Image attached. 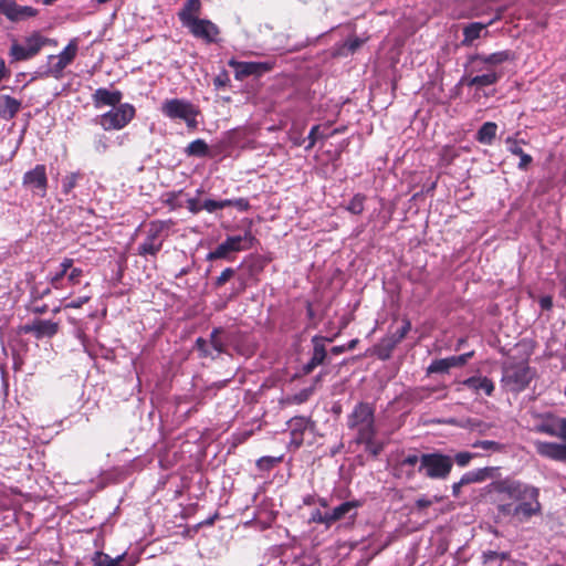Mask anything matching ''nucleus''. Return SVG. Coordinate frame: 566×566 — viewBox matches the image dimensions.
<instances>
[{
  "label": "nucleus",
  "instance_id": "obj_15",
  "mask_svg": "<svg viewBox=\"0 0 566 566\" xmlns=\"http://www.w3.org/2000/svg\"><path fill=\"white\" fill-rule=\"evenodd\" d=\"M186 28L190 30L193 36L205 40L206 42H214L219 34L218 27L209 20L196 19L190 20Z\"/></svg>",
  "mask_w": 566,
  "mask_h": 566
},
{
  "label": "nucleus",
  "instance_id": "obj_50",
  "mask_svg": "<svg viewBox=\"0 0 566 566\" xmlns=\"http://www.w3.org/2000/svg\"><path fill=\"white\" fill-rule=\"evenodd\" d=\"M438 501H439L438 496H434L433 499H428L426 496H422L416 501V505L418 509L421 510V509L430 506L433 502H438Z\"/></svg>",
  "mask_w": 566,
  "mask_h": 566
},
{
  "label": "nucleus",
  "instance_id": "obj_22",
  "mask_svg": "<svg viewBox=\"0 0 566 566\" xmlns=\"http://www.w3.org/2000/svg\"><path fill=\"white\" fill-rule=\"evenodd\" d=\"M462 386L479 395L481 392L491 396L494 391V382L484 376H473L462 381Z\"/></svg>",
  "mask_w": 566,
  "mask_h": 566
},
{
  "label": "nucleus",
  "instance_id": "obj_4",
  "mask_svg": "<svg viewBox=\"0 0 566 566\" xmlns=\"http://www.w3.org/2000/svg\"><path fill=\"white\" fill-rule=\"evenodd\" d=\"M161 114L170 120H180L193 130L198 127L199 108L185 98H167L161 103Z\"/></svg>",
  "mask_w": 566,
  "mask_h": 566
},
{
  "label": "nucleus",
  "instance_id": "obj_10",
  "mask_svg": "<svg viewBox=\"0 0 566 566\" xmlns=\"http://www.w3.org/2000/svg\"><path fill=\"white\" fill-rule=\"evenodd\" d=\"M77 50V39H72L62 52L56 55H49L46 74L53 76L54 78H61L64 69L69 66L75 59Z\"/></svg>",
  "mask_w": 566,
  "mask_h": 566
},
{
  "label": "nucleus",
  "instance_id": "obj_17",
  "mask_svg": "<svg viewBox=\"0 0 566 566\" xmlns=\"http://www.w3.org/2000/svg\"><path fill=\"white\" fill-rule=\"evenodd\" d=\"M59 331V324L48 319H34L32 323L23 326V332L34 335L40 339L43 337H52Z\"/></svg>",
  "mask_w": 566,
  "mask_h": 566
},
{
  "label": "nucleus",
  "instance_id": "obj_52",
  "mask_svg": "<svg viewBox=\"0 0 566 566\" xmlns=\"http://www.w3.org/2000/svg\"><path fill=\"white\" fill-rule=\"evenodd\" d=\"M419 461H420V458H418V455L409 454L403 459L402 463L412 467V465L417 464Z\"/></svg>",
  "mask_w": 566,
  "mask_h": 566
},
{
  "label": "nucleus",
  "instance_id": "obj_56",
  "mask_svg": "<svg viewBox=\"0 0 566 566\" xmlns=\"http://www.w3.org/2000/svg\"><path fill=\"white\" fill-rule=\"evenodd\" d=\"M8 71L6 67L4 60L0 57V82L7 76Z\"/></svg>",
  "mask_w": 566,
  "mask_h": 566
},
{
  "label": "nucleus",
  "instance_id": "obj_41",
  "mask_svg": "<svg viewBox=\"0 0 566 566\" xmlns=\"http://www.w3.org/2000/svg\"><path fill=\"white\" fill-rule=\"evenodd\" d=\"M327 136L326 135H323L319 133V126L318 125H315L312 127V129L310 130V134H308V144L306 145L305 149H311L314 147V145L316 144V142L318 139H323V138H326Z\"/></svg>",
  "mask_w": 566,
  "mask_h": 566
},
{
  "label": "nucleus",
  "instance_id": "obj_7",
  "mask_svg": "<svg viewBox=\"0 0 566 566\" xmlns=\"http://www.w3.org/2000/svg\"><path fill=\"white\" fill-rule=\"evenodd\" d=\"M452 458L441 453H426L420 457L419 471L430 479H447L451 472Z\"/></svg>",
  "mask_w": 566,
  "mask_h": 566
},
{
  "label": "nucleus",
  "instance_id": "obj_3",
  "mask_svg": "<svg viewBox=\"0 0 566 566\" xmlns=\"http://www.w3.org/2000/svg\"><path fill=\"white\" fill-rule=\"evenodd\" d=\"M347 427L356 431L357 441H369L376 436L374 408L367 402H359L347 417Z\"/></svg>",
  "mask_w": 566,
  "mask_h": 566
},
{
  "label": "nucleus",
  "instance_id": "obj_60",
  "mask_svg": "<svg viewBox=\"0 0 566 566\" xmlns=\"http://www.w3.org/2000/svg\"><path fill=\"white\" fill-rule=\"evenodd\" d=\"M562 440L566 443V418H562Z\"/></svg>",
  "mask_w": 566,
  "mask_h": 566
},
{
  "label": "nucleus",
  "instance_id": "obj_29",
  "mask_svg": "<svg viewBox=\"0 0 566 566\" xmlns=\"http://www.w3.org/2000/svg\"><path fill=\"white\" fill-rule=\"evenodd\" d=\"M537 431L562 440V418L552 417L537 427Z\"/></svg>",
  "mask_w": 566,
  "mask_h": 566
},
{
  "label": "nucleus",
  "instance_id": "obj_58",
  "mask_svg": "<svg viewBox=\"0 0 566 566\" xmlns=\"http://www.w3.org/2000/svg\"><path fill=\"white\" fill-rule=\"evenodd\" d=\"M462 486H463V484H460V481L453 483V485H452V494L454 496H459L460 495V490H461Z\"/></svg>",
  "mask_w": 566,
  "mask_h": 566
},
{
  "label": "nucleus",
  "instance_id": "obj_8",
  "mask_svg": "<svg viewBox=\"0 0 566 566\" xmlns=\"http://www.w3.org/2000/svg\"><path fill=\"white\" fill-rule=\"evenodd\" d=\"M135 116V108L128 103L119 104L101 115L98 124L105 130H119L124 128Z\"/></svg>",
  "mask_w": 566,
  "mask_h": 566
},
{
  "label": "nucleus",
  "instance_id": "obj_62",
  "mask_svg": "<svg viewBox=\"0 0 566 566\" xmlns=\"http://www.w3.org/2000/svg\"><path fill=\"white\" fill-rule=\"evenodd\" d=\"M501 14H502V12H501V11H499V12H497V14H496V17H494V18H493L490 22H488L486 24H489V25L493 24L496 20L501 19Z\"/></svg>",
  "mask_w": 566,
  "mask_h": 566
},
{
  "label": "nucleus",
  "instance_id": "obj_2",
  "mask_svg": "<svg viewBox=\"0 0 566 566\" xmlns=\"http://www.w3.org/2000/svg\"><path fill=\"white\" fill-rule=\"evenodd\" d=\"M535 377V370L526 361H506L502 367L501 386L518 394L525 390Z\"/></svg>",
  "mask_w": 566,
  "mask_h": 566
},
{
  "label": "nucleus",
  "instance_id": "obj_19",
  "mask_svg": "<svg viewBox=\"0 0 566 566\" xmlns=\"http://www.w3.org/2000/svg\"><path fill=\"white\" fill-rule=\"evenodd\" d=\"M535 448L542 457L566 462V443L537 441Z\"/></svg>",
  "mask_w": 566,
  "mask_h": 566
},
{
  "label": "nucleus",
  "instance_id": "obj_25",
  "mask_svg": "<svg viewBox=\"0 0 566 566\" xmlns=\"http://www.w3.org/2000/svg\"><path fill=\"white\" fill-rule=\"evenodd\" d=\"M292 436V442L300 447L303 441V432L308 428L310 420L305 417H294L287 422Z\"/></svg>",
  "mask_w": 566,
  "mask_h": 566
},
{
  "label": "nucleus",
  "instance_id": "obj_32",
  "mask_svg": "<svg viewBox=\"0 0 566 566\" xmlns=\"http://www.w3.org/2000/svg\"><path fill=\"white\" fill-rule=\"evenodd\" d=\"M217 335L218 331H213L211 334V340L209 343L207 340H203L202 338L197 339L198 349L205 356H212V353L208 349L209 346H211L217 354H220L222 352V344L218 339Z\"/></svg>",
  "mask_w": 566,
  "mask_h": 566
},
{
  "label": "nucleus",
  "instance_id": "obj_31",
  "mask_svg": "<svg viewBox=\"0 0 566 566\" xmlns=\"http://www.w3.org/2000/svg\"><path fill=\"white\" fill-rule=\"evenodd\" d=\"M200 0H187L182 10L179 12V19L182 24H187L190 20H196V14L200 11Z\"/></svg>",
  "mask_w": 566,
  "mask_h": 566
},
{
  "label": "nucleus",
  "instance_id": "obj_63",
  "mask_svg": "<svg viewBox=\"0 0 566 566\" xmlns=\"http://www.w3.org/2000/svg\"><path fill=\"white\" fill-rule=\"evenodd\" d=\"M501 14H502V12H501V11H499V12H497V14H496V17H494V18H493L490 22H488L486 24H489V25L493 24L496 20L501 19Z\"/></svg>",
  "mask_w": 566,
  "mask_h": 566
},
{
  "label": "nucleus",
  "instance_id": "obj_37",
  "mask_svg": "<svg viewBox=\"0 0 566 566\" xmlns=\"http://www.w3.org/2000/svg\"><path fill=\"white\" fill-rule=\"evenodd\" d=\"M80 179L78 172H71L66 175L62 180V191L67 195L70 193L76 186Z\"/></svg>",
  "mask_w": 566,
  "mask_h": 566
},
{
  "label": "nucleus",
  "instance_id": "obj_13",
  "mask_svg": "<svg viewBox=\"0 0 566 566\" xmlns=\"http://www.w3.org/2000/svg\"><path fill=\"white\" fill-rule=\"evenodd\" d=\"M0 12L10 21L19 22L35 17L38 10L29 6H20L14 0H0Z\"/></svg>",
  "mask_w": 566,
  "mask_h": 566
},
{
  "label": "nucleus",
  "instance_id": "obj_48",
  "mask_svg": "<svg viewBox=\"0 0 566 566\" xmlns=\"http://www.w3.org/2000/svg\"><path fill=\"white\" fill-rule=\"evenodd\" d=\"M91 300V295H84L64 305V308H80Z\"/></svg>",
  "mask_w": 566,
  "mask_h": 566
},
{
  "label": "nucleus",
  "instance_id": "obj_51",
  "mask_svg": "<svg viewBox=\"0 0 566 566\" xmlns=\"http://www.w3.org/2000/svg\"><path fill=\"white\" fill-rule=\"evenodd\" d=\"M361 43H363V41L360 39L350 38L347 40L346 46H347L348 51L355 52L361 45Z\"/></svg>",
  "mask_w": 566,
  "mask_h": 566
},
{
  "label": "nucleus",
  "instance_id": "obj_33",
  "mask_svg": "<svg viewBox=\"0 0 566 566\" xmlns=\"http://www.w3.org/2000/svg\"><path fill=\"white\" fill-rule=\"evenodd\" d=\"M497 125L493 122L484 123L478 130L476 139L484 145H491L495 138Z\"/></svg>",
  "mask_w": 566,
  "mask_h": 566
},
{
  "label": "nucleus",
  "instance_id": "obj_30",
  "mask_svg": "<svg viewBox=\"0 0 566 566\" xmlns=\"http://www.w3.org/2000/svg\"><path fill=\"white\" fill-rule=\"evenodd\" d=\"M489 27L481 22H472L463 29V45H470L472 42L481 36V33Z\"/></svg>",
  "mask_w": 566,
  "mask_h": 566
},
{
  "label": "nucleus",
  "instance_id": "obj_11",
  "mask_svg": "<svg viewBox=\"0 0 566 566\" xmlns=\"http://www.w3.org/2000/svg\"><path fill=\"white\" fill-rule=\"evenodd\" d=\"M165 223L160 221L151 222L149 224L147 235L143 243L138 247V254L143 256L156 255L164 243L163 231Z\"/></svg>",
  "mask_w": 566,
  "mask_h": 566
},
{
  "label": "nucleus",
  "instance_id": "obj_42",
  "mask_svg": "<svg viewBox=\"0 0 566 566\" xmlns=\"http://www.w3.org/2000/svg\"><path fill=\"white\" fill-rule=\"evenodd\" d=\"M473 448H481L488 451H500L501 444L492 440H479L472 444Z\"/></svg>",
  "mask_w": 566,
  "mask_h": 566
},
{
  "label": "nucleus",
  "instance_id": "obj_40",
  "mask_svg": "<svg viewBox=\"0 0 566 566\" xmlns=\"http://www.w3.org/2000/svg\"><path fill=\"white\" fill-rule=\"evenodd\" d=\"M474 352H469L459 356H451L447 357L449 361V366L452 367H459L467 364V361L473 356Z\"/></svg>",
  "mask_w": 566,
  "mask_h": 566
},
{
  "label": "nucleus",
  "instance_id": "obj_20",
  "mask_svg": "<svg viewBox=\"0 0 566 566\" xmlns=\"http://www.w3.org/2000/svg\"><path fill=\"white\" fill-rule=\"evenodd\" d=\"M135 564L136 559L130 556L128 557L126 554L112 558L103 552H96L92 557L93 566H134Z\"/></svg>",
  "mask_w": 566,
  "mask_h": 566
},
{
  "label": "nucleus",
  "instance_id": "obj_23",
  "mask_svg": "<svg viewBox=\"0 0 566 566\" xmlns=\"http://www.w3.org/2000/svg\"><path fill=\"white\" fill-rule=\"evenodd\" d=\"M74 261L70 258H64L60 263L56 271H52L48 274L46 280L49 284L55 289L60 290L63 287V279L66 276L69 270L72 268Z\"/></svg>",
  "mask_w": 566,
  "mask_h": 566
},
{
  "label": "nucleus",
  "instance_id": "obj_54",
  "mask_svg": "<svg viewBox=\"0 0 566 566\" xmlns=\"http://www.w3.org/2000/svg\"><path fill=\"white\" fill-rule=\"evenodd\" d=\"M311 522L323 523V513L318 510L314 511L311 515Z\"/></svg>",
  "mask_w": 566,
  "mask_h": 566
},
{
  "label": "nucleus",
  "instance_id": "obj_12",
  "mask_svg": "<svg viewBox=\"0 0 566 566\" xmlns=\"http://www.w3.org/2000/svg\"><path fill=\"white\" fill-rule=\"evenodd\" d=\"M22 184L34 195L44 198L48 190L46 167L39 164L31 170H28L23 175Z\"/></svg>",
  "mask_w": 566,
  "mask_h": 566
},
{
  "label": "nucleus",
  "instance_id": "obj_44",
  "mask_svg": "<svg viewBox=\"0 0 566 566\" xmlns=\"http://www.w3.org/2000/svg\"><path fill=\"white\" fill-rule=\"evenodd\" d=\"M82 275H83V270L80 268H74L73 265L66 274L67 281L72 285L78 284Z\"/></svg>",
  "mask_w": 566,
  "mask_h": 566
},
{
  "label": "nucleus",
  "instance_id": "obj_43",
  "mask_svg": "<svg viewBox=\"0 0 566 566\" xmlns=\"http://www.w3.org/2000/svg\"><path fill=\"white\" fill-rule=\"evenodd\" d=\"M203 210L212 213L219 209H224L223 200L207 199L202 202Z\"/></svg>",
  "mask_w": 566,
  "mask_h": 566
},
{
  "label": "nucleus",
  "instance_id": "obj_18",
  "mask_svg": "<svg viewBox=\"0 0 566 566\" xmlns=\"http://www.w3.org/2000/svg\"><path fill=\"white\" fill-rule=\"evenodd\" d=\"M535 448L542 457L566 462V443L537 441Z\"/></svg>",
  "mask_w": 566,
  "mask_h": 566
},
{
  "label": "nucleus",
  "instance_id": "obj_34",
  "mask_svg": "<svg viewBox=\"0 0 566 566\" xmlns=\"http://www.w3.org/2000/svg\"><path fill=\"white\" fill-rule=\"evenodd\" d=\"M208 153H209V147H208L207 143L200 138L191 142L186 148V154L188 156L205 157L208 155Z\"/></svg>",
  "mask_w": 566,
  "mask_h": 566
},
{
  "label": "nucleus",
  "instance_id": "obj_45",
  "mask_svg": "<svg viewBox=\"0 0 566 566\" xmlns=\"http://www.w3.org/2000/svg\"><path fill=\"white\" fill-rule=\"evenodd\" d=\"M474 454L470 452H459L454 457V461L459 467H467L473 459Z\"/></svg>",
  "mask_w": 566,
  "mask_h": 566
},
{
  "label": "nucleus",
  "instance_id": "obj_14",
  "mask_svg": "<svg viewBox=\"0 0 566 566\" xmlns=\"http://www.w3.org/2000/svg\"><path fill=\"white\" fill-rule=\"evenodd\" d=\"M229 66L233 69L235 78H244L250 75H261L272 69L269 62H244L231 59Z\"/></svg>",
  "mask_w": 566,
  "mask_h": 566
},
{
  "label": "nucleus",
  "instance_id": "obj_21",
  "mask_svg": "<svg viewBox=\"0 0 566 566\" xmlns=\"http://www.w3.org/2000/svg\"><path fill=\"white\" fill-rule=\"evenodd\" d=\"M122 93L119 91H109L107 88H97L93 94V103L96 108L102 106L116 107L122 101Z\"/></svg>",
  "mask_w": 566,
  "mask_h": 566
},
{
  "label": "nucleus",
  "instance_id": "obj_57",
  "mask_svg": "<svg viewBox=\"0 0 566 566\" xmlns=\"http://www.w3.org/2000/svg\"><path fill=\"white\" fill-rule=\"evenodd\" d=\"M409 329H410V323L406 322L400 329L399 339L403 338L406 336V334L409 332Z\"/></svg>",
  "mask_w": 566,
  "mask_h": 566
},
{
  "label": "nucleus",
  "instance_id": "obj_47",
  "mask_svg": "<svg viewBox=\"0 0 566 566\" xmlns=\"http://www.w3.org/2000/svg\"><path fill=\"white\" fill-rule=\"evenodd\" d=\"M234 275V270L231 268L224 269L216 280V285L221 286Z\"/></svg>",
  "mask_w": 566,
  "mask_h": 566
},
{
  "label": "nucleus",
  "instance_id": "obj_6",
  "mask_svg": "<svg viewBox=\"0 0 566 566\" xmlns=\"http://www.w3.org/2000/svg\"><path fill=\"white\" fill-rule=\"evenodd\" d=\"M51 42L50 39L43 36L35 31L24 38L23 43L13 41L9 51L11 62L27 61L35 56L43 46Z\"/></svg>",
  "mask_w": 566,
  "mask_h": 566
},
{
  "label": "nucleus",
  "instance_id": "obj_55",
  "mask_svg": "<svg viewBox=\"0 0 566 566\" xmlns=\"http://www.w3.org/2000/svg\"><path fill=\"white\" fill-rule=\"evenodd\" d=\"M455 154L453 153V149L451 147H444L442 153V158L451 160Z\"/></svg>",
  "mask_w": 566,
  "mask_h": 566
},
{
  "label": "nucleus",
  "instance_id": "obj_59",
  "mask_svg": "<svg viewBox=\"0 0 566 566\" xmlns=\"http://www.w3.org/2000/svg\"><path fill=\"white\" fill-rule=\"evenodd\" d=\"M541 305H542L543 308H549L552 306L551 297H543L541 300Z\"/></svg>",
  "mask_w": 566,
  "mask_h": 566
},
{
  "label": "nucleus",
  "instance_id": "obj_26",
  "mask_svg": "<svg viewBox=\"0 0 566 566\" xmlns=\"http://www.w3.org/2000/svg\"><path fill=\"white\" fill-rule=\"evenodd\" d=\"M495 470L496 468L486 467L469 471L462 475V478L460 479V484L467 485L471 483L483 482L486 479L492 478Z\"/></svg>",
  "mask_w": 566,
  "mask_h": 566
},
{
  "label": "nucleus",
  "instance_id": "obj_53",
  "mask_svg": "<svg viewBox=\"0 0 566 566\" xmlns=\"http://www.w3.org/2000/svg\"><path fill=\"white\" fill-rule=\"evenodd\" d=\"M336 517H334L333 512H325L323 513V524H326L329 526L332 523L336 522Z\"/></svg>",
  "mask_w": 566,
  "mask_h": 566
},
{
  "label": "nucleus",
  "instance_id": "obj_35",
  "mask_svg": "<svg viewBox=\"0 0 566 566\" xmlns=\"http://www.w3.org/2000/svg\"><path fill=\"white\" fill-rule=\"evenodd\" d=\"M365 199L366 197L361 193L355 195L346 209L354 214H360L364 211Z\"/></svg>",
  "mask_w": 566,
  "mask_h": 566
},
{
  "label": "nucleus",
  "instance_id": "obj_28",
  "mask_svg": "<svg viewBox=\"0 0 566 566\" xmlns=\"http://www.w3.org/2000/svg\"><path fill=\"white\" fill-rule=\"evenodd\" d=\"M505 144L510 153L520 157V163L517 167L522 170H526L533 159L530 155L523 151L521 142L512 137H509L506 138Z\"/></svg>",
  "mask_w": 566,
  "mask_h": 566
},
{
  "label": "nucleus",
  "instance_id": "obj_24",
  "mask_svg": "<svg viewBox=\"0 0 566 566\" xmlns=\"http://www.w3.org/2000/svg\"><path fill=\"white\" fill-rule=\"evenodd\" d=\"M324 340V338L318 336L313 337V355L311 360L304 367L306 373H311L315 367L324 361L326 357Z\"/></svg>",
  "mask_w": 566,
  "mask_h": 566
},
{
  "label": "nucleus",
  "instance_id": "obj_38",
  "mask_svg": "<svg viewBox=\"0 0 566 566\" xmlns=\"http://www.w3.org/2000/svg\"><path fill=\"white\" fill-rule=\"evenodd\" d=\"M451 367L449 366V361L447 358L436 359L433 360L429 367V374H442L447 373Z\"/></svg>",
  "mask_w": 566,
  "mask_h": 566
},
{
  "label": "nucleus",
  "instance_id": "obj_61",
  "mask_svg": "<svg viewBox=\"0 0 566 566\" xmlns=\"http://www.w3.org/2000/svg\"><path fill=\"white\" fill-rule=\"evenodd\" d=\"M344 350H345V347H344V346H335V347H333V348H332V352H333L334 354H340V353H343Z\"/></svg>",
  "mask_w": 566,
  "mask_h": 566
},
{
  "label": "nucleus",
  "instance_id": "obj_9",
  "mask_svg": "<svg viewBox=\"0 0 566 566\" xmlns=\"http://www.w3.org/2000/svg\"><path fill=\"white\" fill-rule=\"evenodd\" d=\"M514 60V54L509 51H497L491 54H474L471 55L470 61V73H480L485 69L497 70V66Z\"/></svg>",
  "mask_w": 566,
  "mask_h": 566
},
{
  "label": "nucleus",
  "instance_id": "obj_27",
  "mask_svg": "<svg viewBox=\"0 0 566 566\" xmlns=\"http://www.w3.org/2000/svg\"><path fill=\"white\" fill-rule=\"evenodd\" d=\"M21 107V103L9 96L0 95V117L3 119L13 118Z\"/></svg>",
  "mask_w": 566,
  "mask_h": 566
},
{
  "label": "nucleus",
  "instance_id": "obj_49",
  "mask_svg": "<svg viewBox=\"0 0 566 566\" xmlns=\"http://www.w3.org/2000/svg\"><path fill=\"white\" fill-rule=\"evenodd\" d=\"M187 208L193 214H197L201 210H203L202 203H200L199 200L196 198H190L187 200Z\"/></svg>",
  "mask_w": 566,
  "mask_h": 566
},
{
  "label": "nucleus",
  "instance_id": "obj_46",
  "mask_svg": "<svg viewBox=\"0 0 566 566\" xmlns=\"http://www.w3.org/2000/svg\"><path fill=\"white\" fill-rule=\"evenodd\" d=\"M358 442L364 443L366 447V451L371 453L373 455H377L382 449V446L379 443H376L374 441V438H370L369 441H358Z\"/></svg>",
  "mask_w": 566,
  "mask_h": 566
},
{
  "label": "nucleus",
  "instance_id": "obj_5",
  "mask_svg": "<svg viewBox=\"0 0 566 566\" xmlns=\"http://www.w3.org/2000/svg\"><path fill=\"white\" fill-rule=\"evenodd\" d=\"M253 241L254 238L250 231H245L242 235L228 237L207 254V260H231L233 253L250 249L253 245Z\"/></svg>",
  "mask_w": 566,
  "mask_h": 566
},
{
  "label": "nucleus",
  "instance_id": "obj_64",
  "mask_svg": "<svg viewBox=\"0 0 566 566\" xmlns=\"http://www.w3.org/2000/svg\"><path fill=\"white\" fill-rule=\"evenodd\" d=\"M292 142H293V144L295 146H301L302 145V140L300 138H293Z\"/></svg>",
  "mask_w": 566,
  "mask_h": 566
},
{
  "label": "nucleus",
  "instance_id": "obj_36",
  "mask_svg": "<svg viewBox=\"0 0 566 566\" xmlns=\"http://www.w3.org/2000/svg\"><path fill=\"white\" fill-rule=\"evenodd\" d=\"M356 507H357L356 502H344L340 505L336 506L332 512L334 514V517H336V520L338 521V520L345 517L347 514H349Z\"/></svg>",
  "mask_w": 566,
  "mask_h": 566
},
{
  "label": "nucleus",
  "instance_id": "obj_1",
  "mask_svg": "<svg viewBox=\"0 0 566 566\" xmlns=\"http://www.w3.org/2000/svg\"><path fill=\"white\" fill-rule=\"evenodd\" d=\"M490 493H495L497 512L520 524L542 515L539 489L514 479L493 481L488 485Z\"/></svg>",
  "mask_w": 566,
  "mask_h": 566
},
{
  "label": "nucleus",
  "instance_id": "obj_39",
  "mask_svg": "<svg viewBox=\"0 0 566 566\" xmlns=\"http://www.w3.org/2000/svg\"><path fill=\"white\" fill-rule=\"evenodd\" d=\"M224 208L227 207H234L239 211H247L250 207V203L244 198H237V199H223Z\"/></svg>",
  "mask_w": 566,
  "mask_h": 566
},
{
  "label": "nucleus",
  "instance_id": "obj_16",
  "mask_svg": "<svg viewBox=\"0 0 566 566\" xmlns=\"http://www.w3.org/2000/svg\"><path fill=\"white\" fill-rule=\"evenodd\" d=\"M502 76L503 72L500 70L485 69L480 73H471V75L467 76L464 81L468 86L482 90L486 86L496 84Z\"/></svg>",
  "mask_w": 566,
  "mask_h": 566
}]
</instances>
